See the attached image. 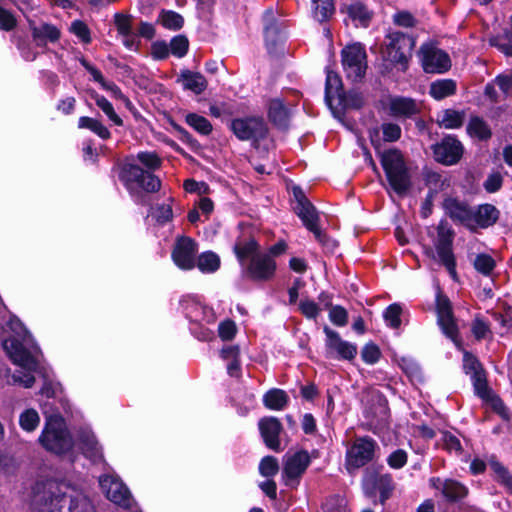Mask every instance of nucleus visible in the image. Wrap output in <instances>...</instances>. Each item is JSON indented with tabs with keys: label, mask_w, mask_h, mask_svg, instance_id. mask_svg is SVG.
I'll return each instance as SVG.
<instances>
[{
	"label": "nucleus",
	"mask_w": 512,
	"mask_h": 512,
	"mask_svg": "<svg viewBox=\"0 0 512 512\" xmlns=\"http://www.w3.org/2000/svg\"><path fill=\"white\" fill-rule=\"evenodd\" d=\"M341 57L347 79L352 82L362 81L367 69V55L364 47L359 43L348 45L342 50Z\"/></svg>",
	"instance_id": "423d86ee"
},
{
	"label": "nucleus",
	"mask_w": 512,
	"mask_h": 512,
	"mask_svg": "<svg viewBox=\"0 0 512 512\" xmlns=\"http://www.w3.org/2000/svg\"><path fill=\"white\" fill-rule=\"evenodd\" d=\"M489 465L493 472L497 475L498 481L502 482L506 487L512 488V476L509 474L506 468L497 461H490Z\"/></svg>",
	"instance_id": "864d4df0"
},
{
	"label": "nucleus",
	"mask_w": 512,
	"mask_h": 512,
	"mask_svg": "<svg viewBox=\"0 0 512 512\" xmlns=\"http://www.w3.org/2000/svg\"><path fill=\"white\" fill-rule=\"evenodd\" d=\"M315 18L322 22L334 12L333 0H313Z\"/></svg>",
	"instance_id": "c03bdc74"
},
{
	"label": "nucleus",
	"mask_w": 512,
	"mask_h": 512,
	"mask_svg": "<svg viewBox=\"0 0 512 512\" xmlns=\"http://www.w3.org/2000/svg\"><path fill=\"white\" fill-rule=\"evenodd\" d=\"M389 113L397 118H411L420 113L421 106L412 98L393 97L388 103Z\"/></svg>",
	"instance_id": "4be33fe9"
},
{
	"label": "nucleus",
	"mask_w": 512,
	"mask_h": 512,
	"mask_svg": "<svg viewBox=\"0 0 512 512\" xmlns=\"http://www.w3.org/2000/svg\"><path fill=\"white\" fill-rule=\"evenodd\" d=\"M499 218V211L491 204L480 205L477 210L472 209L471 229L488 228L495 224Z\"/></svg>",
	"instance_id": "5701e85b"
},
{
	"label": "nucleus",
	"mask_w": 512,
	"mask_h": 512,
	"mask_svg": "<svg viewBox=\"0 0 512 512\" xmlns=\"http://www.w3.org/2000/svg\"><path fill=\"white\" fill-rule=\"evenodd\" d=\"M442 493L448 500L457 501L466 496L467 489L456 481L446 480L443 483Z\"/></svg>",
	"instance_id": "c9c22d12"
},
{
	"label": "nucleus",
	"mask_w": 512,
	"mask_h": 512,
	"mask_svg": "<svg viewBox=\"0 0 512 512\" xmlns=\"http://www.w3.org/2000/svg\"><path fill=\"white\" fill-rule=\"evenodd\" d=\"M337 101L342 109H360L364 105L363 95L356 91L343 92Z\"/></svg>",
	"instance_id": "f704fd0d"
},
{
	"label": "nucleus",
	"mask_w": 512,
	"mask_h": 512,
	"mask_svg": "<svg viewBox=\"0 0 512 512\" xmlns=\"http://www.w3.org/2000/svg\"><path fill=\"white\" fill-rule=\"evenodd\" d=\"M99 484L106 497L113 503L129 508L131 505V495L128 488L118 479L112 476H102Z\"/></svg>",
	"instance_id": "dca6fc26"
},
{
	"label": "nucleus",
	"mask_w": 512,
	"mask_h": 512,
	"mask_svg": "<svg viewBox=\"0 0 512 512\" xmlns=\"http://www.w3.org/2000/svg\"><path fill=\"white\" fill-rule=\"evenodd\" d=\"M326 350L329 357L352 361L357 355V346L344 341L338 332L328 326L324 327Z\"/></svg>",
	"instance_id": "ddd939ff"
},
{
	"label": "nucleus",
	"mask_w": 512,
	"mask_h": 512,
	"mask_svg": "<svg viewBox=\"0 0 512 512\" xmlns=\"http://www.w3.org/2000/svg\"><path fill=\"white\" fill-rule=\"evenodd\" d=\"M454 233L449 227L446 220L440 221L437 226V239L435 241V248L439 262L446 267L449 274L455 279L456 273V262L453 254Z\"/></svg>",
	"instance_id": "6e6552de"
},
{
	"label": "nucleus",
	"mask_w": 512,
	"mask_h": 512,
	"mask_svg": "<svg viewBox=\"0 0 512 512\" xmlns=\"http://www.w3.org/2000/svg\"><path fill=\"white\" fill-rule=\"evenodd\" d=\"M32 36L35 40L48 39L51 42H55L60 37V31L56 26L44 23L40 26H32Z\"/></svg>",
	"instance_id": "72a5a7b5"
},
{
	"label": "nucleus",
	"mask_w": 512,
	"mask_h": 512,
	"mask_svg": "<svg viewBox=\"0 0 512 512\" xmlns=\"http://www.w3.org/2000/svg\"><path fill=\"white\" fill-rule=\"evenodd\" d=\"M293 196L297 203L294 207L295 213L302 220L304 226L314 234L315 238L324 244L326 235L318 226L319 215L316 208L299 186L293 187Z\"/></svg>",
	"instance_id": "39448f33"
},
{
	"label": "nucleus",
	"mask_w": 512,
	"mask_h": 512,
	"mask_svg": "<svg viewBox=\"0 0 512 512\" xmlns=\"http://www.w3.org/2000/svg\"><path fill=\"white\" fill-rule=\"evenodd\" d=\"M137 158L144 166L151 170H155L161 165V160L156 153L142 152L138 154Z\"/></svg>",
	"instance_id": "680f3d73"
},
{
	"label": "nucleus",
	"mask_w": 512,
	"mask_h": 512,
	"mask_svg": "<svg viewBox=\"0 0 512 512\" xmlns=\"http://www.w3.org/2000/svg\"><path fill=\"white\" fill-rule=\"evenodd\" d=\"M402 312V308L399 304H391L384 312V318L389 323V325L397 329L401 325L400 315Z\"/></svg>",
	"instance_id": "603ef678"
},
{
	"label": "nucleus",
	"mask_w": 512,
	"mask_h": 512,
	"mask_svg": "<svg viewBox=\"0 0 512 512\" xmlns=\"http://www.w3.org/2000/svg\"><path fill=\"white\" fill-rule=\"evenodd\" d=\"M257 250L258 244L254 239H250L242 245L235 246V253L242 264L246 257L250 256L252 258L253 255H261L260 253H257Z\"/></svg>",
	"instance_id": "de8ad7c7"
},
{
	"label": "nucleus",
	"mask_w": 512,
	"mask_h": 512,
	"mask_svg": "<svg viewBox=\"0 0 512 512\" xmlns=\"http://www.w3.org/2000/svg\"><path fill=\"white\" fill-rule=\"evenodd\" d=\"M299 309L304 316L312 319L316 318L320 312L318 305L314 301L308 299L301 300Z\"/></svg>",
	"instance_id": "e2e57ef3"
},
{
	"label": "nucleus",
	"mask_w": 512,
	"mask_h": 512,
	"mask_svg": "<svg viewBox=\"0 0 512 512\" xmlns=\"http://www.w3.org/2000/svg\"><path fill=\"white\" fill-rule=\"evenodd\" d=\"M468 131L471 134H475L480 139H487L491 136V131L487 124L479 117L471 118L468 125Z\"/></svg>",
	"instance_id": "09e8293b"
},
{
	"label": "nucleus",
	"mask_w": 512,
	"mask_h": 512,
	"mask_svg": "<svg viewBox=\"0 0 512 512\" xmlns=\"http://www.w3.org/2000/svg\"><path fill=\"white\" fill-rule=\"evenodd\" d=\"M67 507L69 512H95L91 500L83 493H68V487L55 480L37 482L32 489V512H61Z\"/></svg>",
	"instance_id": "f257e3e1"
},
{
	"label": "nucleus",
	"mask_w": 512,
	"mask_h": 512,
	"mask_svg": "<svg viewBox=\"0 0 512 512\" xmlns=\"http://www.w3.org/2000/svg\"><path fill=\"white\" fill-rule=\"evenodd\" d=\"M40 423V416L35 409L24 410L19 416V425L26 432L34 431Z\"/></svg>",
	"instance_id": "e433bc0d"
},
{
	"label": "nucleus",
	"mask_w": 512,
	"mask_h": 512,
	"mask_svg": "<svg viewBox=\"0 0 512 512\" xmlns=\"http://www.w3.org/2000/svg\"><path fill=\"white\" fill-rule=\"evenodd\" d=\"M79 127L93 131L102 139H108L110 137L109 130L100 121L94 118L87 116L80 117Z\"/></svg>",
	"instance_id": "58836bf2"
},
{
	"label": "nucleus",
	"mask_w": 512,
	"mask_h": 512,
	"mask_svg": "<svg viewBox=\"0 0 512 512\" xmlns=\"http://www.w3.org/2000/svg\"><path fill=\"white\" fill-rule=\"evenodd\" d=\"M81 449L85 455L91 458L99 455L98 442L94 435L89 433H83L80 437Z\"/></svg>",
	"instance_id": "a18cd8bd"
},
{
	"label": "nucleus",
	"mask_w": 512,
	"mask_h": 512,
	"mask_svg": "<svg viewBox=\"0 0 512 512\" xmlns=\"http://www.w3.org/2000/svg\"><path fill=\"white\" fill-rule=\"evenodd\" d=\"M92 98L95 100L96 105L108 116V118L118 126L123 124L122 119L116 114L112 104L104 97L95 92L91 94Z\"/></svg>",
	"instance_id": "ea45409f"
},
{
	"label": "nucleus",
	"mask_w": 512,
	"mask_h": 512,
	"mask_svg": "<svg viewBox=\"0 0 512 512\" xmlns=\"http://www.w3.org/2000/svg\"><path fill=\"white\" fill-rule=\"evenodd\" d=\"M275 269L276 263L270 255H253L245 268V273L254 281H266L273 276Z\"/></svg>",
	"instance_id": "f3484780"
},
{
	"label": "nucleus",
	"mask_w": 512,
	"mask_h": 512,
	"mask_svg": "<svg viewBox=\"0 0 512 512\" xmlns=\"http://www.w3.org/2000/svg\"><path fill=\"white\" fill-rule=\"evenodd\" d=\"M269 120L279 129H287L289 125V113L280 99H272L268 106Z\"/></svg>",
	"instance_id": "bb28decb"
},
{
	"label": "nucleus",
	"mask_w": 512,
	"mask_h": 512,
	"mask_svg": "<svg viewBox=\"0 0 512 512\" xmlns=\"http://www.w3.org/2000/svg\"><path fill=\"white\" fill-rule=\"evenodd\" d=\"M177 81L182 84L184 89L195 94H201L207 88V80L201 73L187 69L181 71Z\"/></svg>",
	"instance_id": "a878e982"
},
{
	"label": "nucleus",
	"mask_w": 512,
	"mask_h": 512,
	"mask_svg": "<svg viewBox=\"0 0 512 512\" xmlns=\"http://www.w3.org/2000/svg\"><path fill=\"white\" fill-rule=\"evenodd\" d=\"M436 311L438 324L443 333L459 347L460 340L458 337V328L454 319L451 302L448 297L438 294L436 299Z\"/></svg>",
	"instance_id": "f8f14e48"
},
{
	"label": "nucleus",
	"mask_w": 512,
	"mask_h": 512,
	"mask_svg": "<svg viewBox=\"0 0 512 512\" xmlns=\"http://www.w3.org/2000/svg\"><path fill=\"white\" fill-rule=\"evenodd\" d=\"M324 512H348L346 502L339 496L328 498L323 506Z\"/></svg>",
	"instance_id": "4d7b16f0"
},
{
	"label": "nucleus",
	"mask_w": 512,
	"mask_h": 512,
	"mask_svg": "<svg viewBox=\"0 0 512 512\" xmlns=\"http://www.w3.org/2000/svg\"><path fill=\"white\" fill-rule=\"evenodd\" d=\"M220 266L218 255L213 252L202 253L197 259V267L205 273L215 272Z\"/></svg>",
	"instance_id": "4c0bfd02"
},
{
	"label": "nucleus",
	"mask_w": 512,
	"mask_h": 512,
	"mask_svg": "<svg viewBox=\"0 0 512 512\" xmlns=\"http://www.w3.org/2000/svg\"><path fill=\"white\" fill-rule=\"evenodd\" d=\"M231 129L240 140H251L256 144L266 138L268 127L261 117H246L232 120Z\"/></svg>",
	"instance_id": "1a4fd4ad"
},
{
	"label": "nucleus",
	"mask_w": 512,
	"mask_h": 512,
	"mask_svg": "<svg viewBox=\"0 0 512 512\" xmlns=\"http://www.w3.org/2000/svg\"><path fill=\"white\" fill-rule=\"evenodd\" d=\"M151 54L154 59H166L169 55V45L165 41H156L151 46Z\"/></svg>",
	"instance_id": "69168bd1"
},
{
	"label": "nucleus",
	"mask_w": 512,
	"mask_h": 512,
	"mask_svg": "<svg viewBox=\"0 0 512 512\" xmlns=\"http://www.w3.org/2000/svg\"><path fill=\"white\" fill-rule=\"evenodd\" d=\"M434 158L444 165L456 164L462 157L463 146L452 136L445 137L440 143L432 146Z\"/></svg>",
	"instance_id": "2eb2a0df"
},
{
	"label": "nucleus",
	"mask_w": 512,
	"mask_h": 512,
	"mask_svg": "<svg viewBox=\"0 0 512 512\" xmlns=\"http://www.w3.org/2000/svg\"><path fill=\"white\" fill-rule=\"evenodd\" d=\"M380 356V349L374 343L366 344L361 350V357L368 364L376 363L379 360Z\"/></svg>",
	"instance_id": "5fc2aeb1"
},
{
	"label": "nucleus",
	"mask_w": 512,
	"mask_h": 512,
	"mask_svg": "<svg viewBox=\"0 0 512 512\" xmlns=\"http://www.w3.org/2000/svg\"><path fill=\"white\" fill-rule=\"evenodd\" d=\"M171 53L181 58L187 54L189 48V41L185 35H177L173 37L169 44Z\"/></svg>",
	"instance_id": "49530a36"
},
{
	"label": "nucleus",
	"mask_w": 512,
	"mask_h": 512,
	"mask_svg": "<svg viewBox=\"0 0 512 512\" xmlns=\"http://www.w3.org/2000/svg\"><path fill=\"white\" fill-rule=\"evenodd\" d=\"M16 26V19L6 9L0 6V29L10 31Z\"/></svg>",
	"instance_id": "338daca9"
},
{
	"label": "nucleus",
	"mask_w": 512,
	"mask_h": 512,
	"mask_svg": "<svg viewBox=\"0 0 512 512\" xmlns=\"http://www.w3.org/2000/svg\"><path fill=\"white\" fill-rule=\"evenodd\" d=\"M114 22L117 27L118 32L124 37H128L131 35V23L130 16H126L120 13L115 14Z\"/></svg>",
	"instance_id": "bf43d9fd"
},
{
	"label": "nucleus",
	"mask_w": 512,
	"mask_h": 512,
	"mask_svg": "<svg viewBox=\"0 0 512 512\" xmlns=\"http://www.w3.org/2000/svg\"><path fill=\"white\" fill-rule=\"evenodd\" d=\"M186 122L193 129L203 135H208L212 131V125L209 120L201 115L189 113L186 115Z\"/></svg>",
	"instance_id": "37998d69"
},
{
	"label": "nucleus",
	"mask_w": 512,
	"mask_h": 512,
	"mask_svg": "<svg viewBox=\"0 0 512 512\" xmlns=\"http://www.w3.org/2000/svg\"><path fill=\"white\" fill-rule=\"evenodd\" d=\"M150 215L158 224L163 225L172 219L173 212L171 206L162 204L152 207Z\"/></svg>",
	"instance_id": "8fccbe9b"
},
{
	"label": "nucleus",
	"mask_w": 512,
	"mask_h": 512,
	"mask_svg": "<svg viewBox=\"0 0 512 512\" xmlns=\"http://www.w3.org/2000/svg\"><path fill=\"white\" fill-rule=\"evenodd\" d=\"M443 208L452 220L471 227L472 209L466 203L455 198H447L443 202Z\"/></svg>",
	"instance_id": "b1692460"
},
{
	"label": "nucleus",
	"mask_w": 512,
	"mask_h": 512,
	"mask_svg": "<svg viewBox=\"0 0 512 512\" xmlns=\"http://www.w3.org/2000/svg\"><path fill=\"white\" fill-rule=\"evenodd\" d=\"M394 486L389 475H380L377 473H367L363 480V489L370 498L380 496V503L384 504L390 497Z\"/></svg>",
	"instance_id": "4468645a"
},
{
	"label": "nucleus",
	"mask_w": 512,
	"mask_h": 512,
	"mask_svg": "<svg viewBox=\"0 0 512 512\" xmlns=\"http://www.w3.org/2000/svg\"><path fill=\"white\" fill-rule=\"evenodd\" d=\"M329 318L337 326H345L348 322V313L342 306L330 307Z\"/></svg>",
	"instance_id": "6e6d98bb"
},
{
	"label": "nucleus",
	"mask_w": 512,
	"mask_h": 512,
	"mask_svg": "<svg viewBox=\"0 0 512 512\" xmlns=\"http://www.w3.org/2000/svg\"><path fill=\"white\" fill-rule=\"evenodd\" d=\"M464 369L467 374H471L475 393L479 397H487L489 387L485 371L478 359L469 352L464 353Z\"/></svg>",
	"instance_id": "a211bd4d"
},
{
	"label": "nucleus",
	"mask_w": 512,
	"mask_h": 512,
	"mask_svg": "<svg viewBox=\"0 0 512 512\" xmlns=\"http://www.w3.org/2000/svg\"><path fill=\"white\" fill-rule=\"evenodd\" d=\"M372 143L377 149L381 165L391 188L400 196L407 194L412 186V181L402 153L398 149L381 152L373 140Z\"/></svg>",
	"instance_id": "f03ea898"
},
{
	"label": "nucleus",
	"mask_w": 512,
	"mask_h": 512,
	"mask_svg": "<svg viewBox=\"0 0 512 512\" xmlns=\"http://www.w3.org/2000/svg\"><path fill=\"white\" fill-rule=\"evenodd\" d=\"M473 266L477 272L489 276L495 269L496 262L489 254L480 253L476 255Z\"/></svg>",
	"instance_id": "a19ab883"
},
{
	"label": "nucleus",
	"mask_w": 512,
	"mask_h": 512,
	"mask_svg": "<svg viewBox=\"0 0 512 512\" xmlns=\"http://www.w3.org/2000/svg\"><path fill=\"white\" fill-rule=\"evenodd\" d=\"M160 23L167 29L179 30L183 27V17L174 11L162 10L159 15Z\"/></svg>",
	"instance_id": "79ce46f5"
},
{
	"label": "nucleus",
	"mask_w": 512,
	"mask_h": 512,
	"mask_svg": "<svg viewBox=\"0 0 512 512\" xmlns=\"http://www.w3.org/2000/svg\"><path fill=\"white\" fill-rule=\"evenodd\" d=\"M341 11L346 12L353 22H358L363 27H367L372 18V13L359 1L345 5Z\"/></svg>",
	"instance_id": "cd10ccee"
},
{
	"label": "nucleus",
	"mask_w": 512,
	"mask_h": 512,
	"mask_svg": "<svg viewBox=\"0 0 512 512\" xmlns=\"http://www.w3.org/2000/svg\"><path fill=\"white\" fill-rule=\"evenodd\" d=\"M375 448L376 442L373 439L357 438L347 452V470L351 473L352 470L359 469L370 462L374 457Z\"/></svg>",
	"instance_id": "9d476101"
},
{
	"label": "nucleus",
	"mask_w": 512,
	"mask_h": 512,
	"mask_svg": "<svg viewBox=\"0 0 512 512\" xmlns=\"http://www.w3.org/2000/svg\"><path fill=\"white\" fill-rule=\"evenodd\" d=\"M264 31L268 48H275L278 44L280 29L276 19L273 17L272 10H268L265 14Z\"/></svg>",
	"instance_id": "c756f323"
},
{
	"label": "nucleus",
	"mask_w": 512,
	"mask_h": 512,
	"mask_svg": "<svg viewBox=\"0 0 512 512\" xmlns=\"http://www.w3.org/2000/svg\"><path fill=\"white\" fill-rule=\"evenodd\" d=\"M70 30L77 36L79 37L82 42L84 43H90L91 41V37H90V30L88 28V26L80 21V20H76L74 21L72 24H71V28Z\"/></svg>",
	"instance_id": "052dcab7"
},
{
	"label": "nucleus",
	"mask_w": 512,
	"mask_h": 512,
	"mask_svg": "<svg viewBox=\"0 0 512 512\" xmlns=\"http://www.w3.org/2000/svg\"><path fill=\"white\" fill-rule=\"evenodd\" d=\"M456 83L452 79L437 80L430 85V95L441 100L455 94Z\"/></svg>",
	"instance_id": "7c9ffc66"
},
{
	"label": "nucleus",
	"mask_w": 512,
	"mask_h": 512,
	"mask_svg": "<svg viewBox=\"0 0 512 512\" xmlns=\"http://www.w3.org/2000/svg\"><path fill=\"white\" fill-rule=\"evenodd\" d=\"M219 336L222 340H231L236 333V325L232 320H226L219 324Z\"/></svg>",
	"instance_id": "0e129e2a"
},
{
	"label": "nucleus",
	"mask_w": 512,
	"mask_h": 512,
	"mask_svg": "<svg viewBox=\"0 0 512 512\" xmlns=\"http://www.w3.org/2000/svg\"><path fill=\"white\" fill-rule=\"evenodd\" d=\"M419 53L426 73H444L451 68L449 55L433 45H422Z\"/></svg>",
	"instance_id": "9b49d317"
},
{
	"label": "nucleus",
	"mask_w": 512,
	"mask_h": 512,
	"mask_svg": "<svg viewBox=\"0 0 512 512\" xmlns=\"http://www.w3.org/2000/svg\"><path fill=\"white\" fill-rule=\"evenodd\" d=\"M383 139L386 142H395L401 136V128L399 125L394 123H383L382 124Z\"/></svg>",
	"instance_id": "13d9d810"
},
{
	"label": "nucleus",
	"mask_w": 512,
	"mask_h": 512,
	"mask_svg": "<svg viewBox=\"0 0 512 512\" xmlns=\"http://www.w3.org/2000/svg\"><path fill=\"white\" fill-rule=\"evenodd\" d=\"M123 173L128 182L135 183L139 187L142 182L147 179V192H157L161 187V182L158 177L149 171L143 170L136 164H126L123 168Z\"/></svg>",
	"instance_id": "aec40b11"
},
{
	"label": "nucleus",
	"mask_w": 512,
	"mask_h": 512,
	"mask_svg": "<svg viewBox=\"0 0 512 512\" xmlns=\"http://www.w3.org/2000/svg\"><path fill=\"white\" fill-rule=\"evenodd\" d=\"M310 463V456L307 451L301 450L291 456H287L283 473L289 479L300 477L307 469Z\"/></svg>",
	"instance_id": "393cba45"
},
{
	"label": "nucleus",
	"mask_w": 512,
	"mask_h": 512,
	"mask_svg": "<svg viewBox=\"0 0 512 512\" xmlns=\"http://www.w3.org/2000/svg\"><path fill=\"white\" fill-rule=\"evenodd\" d=\"M196 243L193 239L182 236L176 241L172 251L175 264L181 269L189 270L195 266Z\"/></svg>",
	"instance_id": "6ab92c4d"
},
{
	"label": "nucleus",
	"mask_w": 512,
	"mask_h": 512,
	"mask_svg": "<svg viewBox=\"0 0 512 512\" xmlns=\"http://www.w3.org/2000/svg\"><path fill=\"white\" fill-rule=\"evenodd\" d=\"M344 92L341 78L338 74L328 71L326 78L325 99L332 108V101Z\"/></svg>",
	"instance_id": "c85d7f7f"
},
{
	"label": "nucleus",
	"mask_w": 512,
	"mask_h": 512,
	"mask_svg": "<svg viewBox=\"0 0 512 512\" xmlns=\"http://www.w3.org/2000/svg\"><path fill=\"white\" fill-rule=\"evenodd\" d=\"M40 443L56 454L68 452L73 445L72 438L61 418L51 417L39 438Z\"/></svg>",
	"instance_id": "20e7f679"
},
{
	"label": "nucleus",
	"mask_w": 512,
	"mask_h": 512,
	"mask_svg": "<svg viewBox=\"0 0 512 512\" xmlns=\"http://www.w3.org/2000/svg\"><path fill=\"white\" fill-rule=\"evenodd\" d=\"M495 83L498 85L505 97L512 92V72L509 74L499 75L495 79Z\"/></svg>",
	"instance_id": "774afa93"
},
{
	"label": "nucleus",
	"mask_w": 512,
	"mask_h": 512,
	"mask_svg": "<svg viewBox=\"0 0 512 512\" xmlns=\"http://www.w3.org/2000/svg\"><path fill=\"white\" fill-rule=\"evenodd\" d=\"M385 42L388 59L406 68L415 47V39L400 31L391 32L387 35Z\"/></svg>",
	"instance_id": "0eeeda50"
},
{
	"label": "nucleus",
	"mask_w": 512,
	"mask_h": 512,
	"mask_svg": "<svg viewBox=\"0 0 512 512\" xmlns=\"http://www.w3.org/2000/svg\"><path fill=\"white\" fill-rule=\"evenodd\" d=\"M279 464L275 457L266 456L264 457L259 465V472L264 477H271L278 473Z\"/></svg>",
	"instance_id": "3c124183"
},
{
	"label": "nucleus",
	"mask_w": 512,
	"mask_h": 512,
	"mask_svg": "<svg viewBox=\"0 0 512 512\" xmlns=\"http://www.w3.org/2000/svg\"><path fill=\"white\" fill-rule=\"evenodd\" d=\"M3 347L11 360L27 370L28 372H16L12 379L14 383H19L25 388H30L35 383V377L31 374L37 368V361L32 354L16 338H8L3 341Z\"/></svg>",
	"instance_id": "7ed1b4c3"
},
{
	"label": "nucleus",
	"mask_w": 512,
	"mask_h": 512,
	"mask_svg": "<svg viewBox=\"0 0 512 512\" xmlns=\"http://www.w3.org/2000/svg\"><path fill=\"white\" fill-rule=\"evenodd\" d=\"M259 429L267 447L280 451L279 435L282 431L281 422L275 417H266L260 420Z\"/></svg>",
	"instance_id": "412c9836"
},
{
	"label": "nucleus",
	"mask_w": 512,
	"mask_h": 512,
	"mask_svg": "<svg viewBox=\"0 0 512 512\" xmlns=\"http://www.w3.org/2000/svg\"><path fill=\"white\" fill-rule=\"evenodd\" d=\"M465 119L464 111H457L454 109H446L442 113V118L437 122L440 126L445 127L446 129H456L460 128Z\"/></svg>",
	"instance_id": "2f4dec72"
},
{
	"label": "nucleus",
	"mask_w": 512,
	"mask_h": 512,
	"mask_svg": "<svg viewBox=\"0 0 512 512\" xmlns=\"http://www.w3.org/2000/svg\"><path fill=\"white\" fill-rule=\"evenodd\" d=\"M263 401L269 409L281 410L288 403V395L283 390L272 389L264 395Z\"/></svg>",
	"instance_id": "473e14b6"
}]
</instances>
